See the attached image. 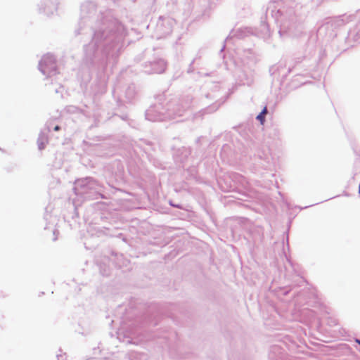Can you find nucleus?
I'll list each match as a JSON object with an SVG mask.
<instances>
[{"mask_svg":"<svg viewBox=\"0 0 360 360\" xmlns=\"http://www.w3.org/2000/svg\"><path fill=\"white\" fill-rule=\"evenodd\" d=\"M267 113V109L265 107L263 110L257 115V119L261 122L262 124L264 122V115Z\"/></svg>","mask_w":360,"mask_h":360,"instance_id":"f257e3e1","label":"nucleus"},{"mask_svg":"<svg viewBox=\"0 0 360 360\" xmlns=\"http://www.w3.org/2000/svg\"><path fill=\"white\" fill-rule=\"evenodd\" d=\"M356 342L360 345V340H356Z\"/></svg>","mask_w":360,"mask_h":360,"instance_id":"7ed1b4c3","label":"nucleus"},{"mask_svg":"<svg viewBox=\"0 0 360 360\" xmlns=\"http://www.w3.org/2000/svg\"><path fill=\"white\" fill-rule=\"evenodd\" d=\"M60 129V127L58 126L55 127L54 130L58 131Z\"/></svg>","mask_w":360,"mask_h":360,"instance_id":"f03ea898","label":"nucleus"}]
</instances>
